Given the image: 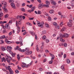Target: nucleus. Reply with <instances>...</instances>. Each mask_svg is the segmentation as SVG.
<instances>
[{
  "instance_id": "obj_1",
  "label": "nucleus",
  "mask_w": 74,
  "mask_h": 74,
  "mask_svg": "<svg viewBox=\"0 0 74 74\" xmlns=\"http://www.w3.org/2000/svg\"><path fill=\"white\" fill-rule=\"evenodd\" d=\"M38 26H40L41 27H43V25L44 24V22L43 21H42L41 23L39 21H38L37 22Z\"/></svg>"
},
{
  "instance_id": "obj_2",
  "label": "nucleus",
  "mask_w": 74,
  "mask_h": 74,
  "mask_svg": "<svg viewBox=\"0 0 74 74\" xmlns=\"http://www.w3.org/2000/svg\"><path fill=\"white\" fill-rule=\"evenodd\" d=\"M6 57H7V58H8L10 60H9V59H8V58H7ZM6 61H7V62H8V63H10V60H11L12 59L11 57L8 55H6Z\"/></svg>"
},
{
  "instance_id": "obj_3",
  "label": "nucleus",
  "mask_w": 74,
  "mask_h": 74,
  "mask_svg": "<svg viewBox=\"0 0 74 74\" xmlns=\"http://www.w3.org/2000/svg\"><path fill=\"white\" fill-rule=\"evenodd\" d=\"M1 3L2 5H5L4 7L5 8L7 7V3L6 2H5V1H3L1 2Z\"/></svg>"
},
{
  "instance_id": "obj_4",
  "label": "nucleus",
  "mask_w": 74,
  "mask_h": 74,
  "mask_svg": "<svg viewBox=\"0 0 74 74\" xmlns=\"http://www.w3.org/2000/svg\"><path fill=\"white\" fill-rule=\"evenodd\" d=\"M11 5L13 8H14V9H15V8H16L15 5V4H14V3H11Z\"/></svg>"
},
{
  "instance_id": "obj_5",
  "label": "nucleus",
  "mask_w": 74,
  "mask_h": 74,
  "mask_svg": "<svg viewBox=\"0 0 74 74\" xmlns=\"http://www.w3.org/2000/svg\"><path fill=\"white\" fill-rule=\"evenodd\" d=\"M42 7H43V5H42V3H40V5H39L38 8L40 9L41 8H42Z\"/></svg>"
},
{
  "instance_id": "obj_6",
  "label": "nucleus",
  "mask_w": 74,
  "mask_h": 74,
  "mask_svg": "<svg viewBox=\"0 0 74 74\" xmlns=\"http://www.w3.org/2000/svg\"><path fill=\"white\" fill-rule=\"evenodd\" d=\"M27 55H30L32 53V51H28L26 52Z\"/></svg>"
},
{
  "instance_id": "obj_7",
  "label": "nucleus",
  "mask_w": 74,
  "mask_h": 74,
  "mask_svg": "<svg viewBox=\"0 0 74 74\" xmlns=\"http://www.w3.org/2000/svg\"><path fill=\"white\" fill-rule=\"evenodd\" d=\"M50 2H51L52 4H53V5H56V3L55 1H51Z\"/></svg>"
},
{
  "instance_id": "obj_8",
  "label": "nucleus",
  "mask_w": 74,
  "mask_h": 74,
  "mask_svg": "<svg viewBox=\"0 0 74 74\" xmlns=\"http://www.w3.org/2000/svg\"><path fill=\"white\" fill-rule=\"evenodd\" d=\"M4 38L7 39V38L5 37V35H3L0 37V39H3Z\"/></svg>"
},
{
  "instance_id": "obj_9",
  "label": "nucleus",
  "mask_w": 74,
  "mask_h": 74,
  "mask_svg": "<svg viewBox=\"0 0 74 74\" xmlns=\"http://www.w3.org/2000/svg\"><path fill=\"white\" fill-rule=\"evenodd\" d=\"M64 37H66V38H67L69 37V35L67 34H64Z\"/></svg>"
},
{
  "instance_id": "obj_10",
  "label": "nucleus",
  "mask_w": 74,
  "mask_h": 74,
  "mask_svg": "<svg viewBox=\"0 0 74 74\" xmlns=\"http://www.w3.org/2000/svg\"><path fill=\"white\" fill-rule=\"evenodd\" d=\"M9 71L10 73V74H14V72L12 71V70L11 69H9Z\"/></svg>"
},
{
  "instance_id": "obj_11",
  "label": "nucleus",
  "mask_w": 74,
  "mask_h": 74,
  "mask_svg": "<svg viewBox=\"0 0 74 74\" xmlns=\"http://www.w3.org/2000/svg\"><path fill=\"white\" fill-rule=\"evenodd\" d=\"M67 25L69 27H71L72 25V23H70L69 22L68 23Z\"/></svg>"
},
{
  "instance_id": "obj_12",
  "label": "nucleus",
  "mask_w": 74,
  "mask_h": 74,
  "mask_svg": "<svg viewBox=\"0 0 74 74\" xmlns=\"http://www.w3.org/2000/svg\"><path fill=\"white\" fill-rule=\"evenodd\" d=\"M1 60L2 62H3V61H4V62H6L5 58L4 57H3V58H1Z\"/></svg>"
},
{
  "instance_id": "obj_13",
  "label": "nucleus",
  "mask_w": 74,
  "mask_h": 74,
  "mask_svg": "<svg viewBox=\"0 0 74 74\" xmlns=\"http://www.w3.org/2000/svg\"><path fill=\"white\" fill-rule=\"evenodd\" d=\"M29 33L30 34H32V36H34L35 34L34 32L31 31L29 32Z\"/></svg>"
},
{
  "instance_id": "obj_14",
  "label": "nucleus",
  "mask_w": 74,
  "mask_h": 74,
  "mask_svg": "<svg viewBox=\"0 0 74 74\" xmlns=\"http://www.w3.org/2000/svg\"><path fill=\"white\" fill-rule=\"evenodd\" d=\"M2 50L3 51H5L6 49H7L6 48H4V47H2Z\"/></svg>"
},
{
  "instance_id": "obj_15",
  "label": "nucleus",
  "mask_w": 74,
  "mask_h": 74,
  "mask_svg": "<svg viewBox=\"0 0 74 74\" xmlns=\"http://www.w3.org/2000/svg\"><path fill=\"white\" fill-rule=\"evenodd\" d=\"M16 25L17 27L18 26V24H19V25H21V23H20L19 22H18L17 21H16Z\"/></svg>"
},
{
  "instance_id": "obj_16",
  "label": "nucleus",
  "mask_w": 74,
  "mask_h": 74,
  "mask_svg": "<svg viewBox=\"0 0 74 74\" xmlns=\"http://www.w3.org/2000/svg\"><path fill=\"white\" fill-rule=\"evenodd\" d=\"M3 10L6 12H8V10L5 8H3Z\"/></svg>"
},
{
  "instance_id": "obj_17",
  "label": "nucleus",
  "mask_w": 74,
  "mask_h": 74,
  "mask_svg": "<svg viewBox=\"0 0 74 74\" xmlns=\"http://www.w3.org/2000/svg\"><path fill=\"white\" fill-rule=\"evenodd\" d=\"M61 69H62L63 71H64L65 70V69H64V66H62L61 67Z\"/></svg>"
},
{
  "instance_id": "obj_18",
  "label": "nucleus",
  "mask_w": 74,
  "mask_h": 74,
  "mask_svg": "<svg viewBox=\"0 0 74 74\" xmlns=\"http://www.w3.org/2000/svg\"><path fill=\"white\" fill-rule=\"evenodd\" d=\"M34 10H35V7H34L31 8V11L32 12H33V11H34Z\"/></svg>"
},
{
  "instance_id": "obj_19",
  "label": "nucleus",
  "mask_w": 74,
  "mask_h": 74,
  "mask_svg": "<svg viewBox=\"0 0 74 74\" xmlns=\"http://www.w3.org/2000/svg\"><path fill=\"white\" fill-rule=\"evenodd\" d=\"M66 62L68 64L70 63V60L69 59H67L66 60Z\"/></svg>"
},
{
  "instance_id": "obj_20",
  "label": "nucleus",
  "mask_w": 74,
  "mask_h": 74,
  "mask_svg": "<svg viewBox=\"0 0 74 74\" xmlns=\"http://www.w3.org/2000/svg\"><path fill=\"white\" fill-rule=\"evenodd\" d=\"M54 12V10H52L50 11L49 12L50 14H52V13H53Z\"/></svg>"
},
{
  "instance_id": "obj_21",
  "label": "nucleus",
  "mask_w": 74,
  "mask_h": 74,
  "mask_svg": "<svg viewBox=\"0 0 74 74\" xmlns=\"http://www.w3.org/2000/svg\"><path fill=\"white\" fill-rule=\"evenodd\" d=\"M3 15V13L1 12H0V16H2ZM1 19V17H0V20Z\"/></svg>"
},
{
  "instance_id": "obj_22",
  "label": "nucleus",
  "mask_w": 74,
  "mask_h": 74,
  "mask_svg": "<svg viewBox=\"0 0 74 74\" xmlns=\"http://www.w3.org/2000/svg\"><path fill=\"white\" fill-rule=\"evenodd\" d=\"M26 24L27 25H29V26H32V24L29 22L26 23Z\"/></svg>"
},
{
  "instance_id": "obj_23",
  "label": "nucleus",
  "mask_w": 74,
  "mask_h": 74,
  "mask_svg": "<svg viewBox=\"0 0 74 74\" xmlns=\"http://www.w3.org/2000/svg\"><path fill=\"white\" fill-rule=\"evenodd\" d=\"M60 37L61 38H62L64 37V35L61 34L60 35Z\"/></svg>"
},
{
  "instance_id": "obj_24",
  "label": "nucleus",
  "mask_w": 74,
  "mask_h": 74,
  "mask_svg": "<svg viewBox=\"0 0 74 74\" xmlns=\"http://www.w3.org/2000/svg\"><path fill=\"white\" fill-rule=\"evenodd\" d=\"M65 29H66V28L64 27L61 29V31L62 32H64V31H65Z\"/></svg>"
},
{
  "instance_id": "obj_25",
  "label": "nucleus",
  "mask_w": 74,
  "mask_h": 74,
  "mask_svg": "<svg viewBox=\"0 0 74 74\" xmlns=\"http://www.w3.org/2000/svg\"><path fill=\"white\" fill-rule=\"evenodd\" d=\"M60 41H61L62 42H64V41H65V40H64L62 38H60Z\"/></svg>"
},
{
  "instance_id": "obj_26",
  "label": "nucleus",
  "mask_w": 74,
  "mask_h": 74,
  "mask_svg": "<svg viewBox=\"0 0 74 74\" xmlns=\"http://www.w3.org/2000/svg\"><path fill=\"white\" fill-rule=\"evenodd\" d=\"M53 25H54L55 26H58V24L56 23V22H54L53 23Z\"/></svg>"
},
{
  "instance_id": "obj_27",
  "label": "nucleus",
  "mask_w": 74,
  "mask_h": 74,
  "mask_svg": "<svg viewBox=\"0 0 74 74\" xmlns=\"http://www.w3.org/2000/svg\"><path fill=\"white\" fill-rule=\"evenodd\" d=\"M45 25H46V26L47 27H49V25L47 23H45Z\"/></svg>"
},
{
  "instance_id": "obj_28",
  "label": "nucleus",
  "mask_w": 74,
  "mask_h": 74,
  "mask_svg": "<svg viewBox=\"0 0 74 74\" xmlns=\"http://www.w3.org/2000/svg\"><path fill=\"white\" fill-rule=\"evenodd\" d=\"M16 55V53H12V54H11L12 55V56L13 57H15V55Z\"/></svg>"
},
{
  "instance_id": "obj_29",
  "label": "nucleus",
  "mask_w": 74,
  "mask_h": 74,
  "mask_svg": "<svg viewBox=\"0 0 74 74\" xmlns=\"http://www.w3.org/2000/svg\"><path fill=\"white\" fill-rule=\"evenodd\" d=\"M9 25H8V24H6L5 25V28H6V29H8V27L9 26Z\"/></svg>"
},
{
  "instance_id": "obj_30",
  "label": "nucleus",
  "mask_w": 74,
  "mask_h": 74,
  "mask_svg": "<svg viewBox=\"0 0 74 74\" xmlns=\"http://www.w3.org/2000/svg\"><path fill=\"white\" fill-rule=\"evenodd\" d=\"M22 18V16H18L16 17V18L17 19H18V18Z\"/></svg>"
},
{
  "instance_id": "obj_31",
  "label": "nucleus",
  "mask_w": 74,
  "mask_h": 74,
  "mask_svg": "<svg viewBox=\"0 0 74 74\" xmlns=\"http://www.w3.org/2000/svg\"><path fill=\"white\" fill-rule=\"evenodd\" d=\"M43 7H49V5H43Z\"/></svg>"
},
{
  "instance_id": "obj_32",
  "label": "nucleus",
  "mask_w": 74,
  "mask_h": 74,
  "mask_svg": "<svg viewBox=\"0 0 74 74\" xmlns=\"http://www.w3.org/2000/svg\"><path fill=\"white\" fill-rule=\"evenodd\" d=\"M25 50L26 52H28V51H29V50L28 48H26Z\"/></svg>"
},
{
  "instance_id": "obj_33",
  "label": "nucleus",
  "mask_w": 74,
  "mask_h": 74,
  "mask_svg": "<svg viewBox=\"0 0 74 74\" xmlns=\"http://www.w3.org/2000/svg\"><path fill=\"white\" fill-rule=\"evenodd\" d=\"M46 4H47L48 5H49V1H46Z\"/></svg>"
},
{
  "instance_id": "obj_34",
  "label": "nucleus",
  "mask_w": 74,
  "mask_h": 74,
  "mask_svg": "<svg viewBox=\"0 0 74 74\" xmlns=\"http://www.w3.org/2000/svg\"><path fill=\"white\" fill-rule=\"evenodd\" d=\"M21 11L23 12H25V9L24 8H23L21 9Z\"/></svg>"
},
{
  "instance_id": "obj_35",
  "label": "nucleus",
  "mask_w": 74,
  "mask_h": 74,
  "mask_svg": "<svg viewBox=\"0 0 74 74\" xmlns=\"http://www.w3.org/2000/svg\"><path fill=\"white\" fill-rule=\"evenodd\" d=\"M63 45H64V46L65 47H67V43H64V44H63Z\"/></svg>"
},
{
  "instance_id": "obj_36",
  "label": "nucleus",
  "mask_w": 74,
  "mask_h": 74,
  "mask_svg": "<svg viewBox=\"0 0 74 74\" xmlns=\"http://www.w3.org/2000/svg\"><path fill=\"white\" fill-rule=\"evenodd\" d=\"M22 42H23L22 40H21V41H20V44L21 45H23V43H22Z\"/></svg>"
},
{
  "instance_id": "obj_37",
  "label": "nucleus",
  "mask_w": 74,
  "mask_h": 74,
  "mask_svg": "<svg viewBox=\"0 0 74 74\" xmlns=\"http://www.w3.org/2000/svg\"><path fill=\"white\" fill-rule=\"evenodd\" d=\"M47 33V32L45 31H43L42 32V34H45Z\"/></svg>"
},
{
  "instance_id": "obj_38",
  "label": "nucleus",
  "mask_w": 74,
  "mask_h": 74,
  "mask_svg": "<svg viewBox=\"0 0 74 74\" xmlns=\"http://www.w3.org/2000/svg\"><path fill=\"white\" fill-rule=\"evenodd\" d=\"M17 29L18 30V32H20V27H17Z\"/></svg>"
},
{
  "instance_id": "obj_39",
  "label": "nucleus",
  "mask_w": 74,
  "mask_h": 74,
  "mask_svg": "<svg viewBox=\"0 0 74 74\" xmlns=\"http://www.w3.org/2000/svg\"><path fill=\"white\" fill-rule=\"evenodd\" d=\"M15 73H16L17 74H18L19 73V71H18V70H16L15 71Z\"/></svg>"
},
{
  "instance_id": "obj_40",
  "label": "nucleus",
  "mask_w": 74,
  "mask_h": 74,
  "mask_svg": "<svg viewBox=\"0 0 74 74\" xmlns=\"http://www.w3.org/2000/svg\"><path fill=\"white\" fill-rule=\"evenodd\" d=\"M25 3H24L22 4V7H25Z\"/></svg>"
},
{
  "instance_id": "obj_41",
  "label": "nucleus",
  "mask_w": 74,
  "mask_h": 74,
  "mask_svg": "<svg viewBox=\"0 0 74 74\" xmlns=\"http://www.w3.org/2000/svg\"><path fill=\"white\" fill-rule=\"evenodd\" d=\"M12 34V32H10L9 33V36H11V34Z\"/></svg>"
},
{
  "instance_id": "obj_42",
  "label": "nucleus",
  "mask_w": 74,
  "mask_h": 74,
  "mask_svg": "<svg viewBox=\"0 0 74 74\" xmlns=\"http://www.w3.org/2000/svg\"><path fill=\"white\" fill-rule=\"evenodd\" d=\"M7 48H9L10 49H12V47L11 46H8L7 47Z\"/></svg>"
},
{
  "instance_id": "obj_43",
  "label": "nucleus",
  "mask_w": 74,
  "mask_h": 74,
  "mask_svg": "<svg viewBox=\"0 0 74 74\" xmlns=\"http://www.w3.org/2000/svg\"><path fill=\"white\" fill-rule=\"evenodd\" d=\"M63 22H61L60 24V25L61 26H62V25H63Z\"/></svg>"
},
{
  "instance_id": "obj_44",
  "label": "nucleus",
  "mask_w": 74,
  "mask_h": 74,
  "mask_svg": "<svg viewBox=\"0 0 74 74\" xmlns=\"http://www.w3.org/2000/svg\"><path fill=\"white\" fill-rule=\"evenodd\" d=\"M22 37H21V36H20L19 37V39L20 40V41H21V40H22Z\"/></svg>"
},
{
  "instance_id": "obj_45",
  "label": "nucleus",
  "mask_w": 74,
  "mask_h": 74,
  "mask_svg": "<svg viewBox=\"0 0 74 74\" xmlns=\"http://www.w3.org/2000/svg\"><path fill=\"white\" fill-rule=\"evenodd\" d=\"M8 14H6L5 15V18H7V17H8Z\"/></svg>"
},
{
  "instance_id": "obj_46",
  "label": "nucleus",
  "mask_w": 74,
  "mask_h": 74,
  "mask_svg": "<svg viewBox=\"0 0 74 74\" xmlns=\"http://www.w3.org/2000/svg\"><path fill=\"white\" fill-rule=\"evenodd\" d=\"M41 11H38V14H41Z\"/></svg>"
},
{
  "instance_id": "obj_47",
  "label": "nucleus",
  "mask_w": 74,
  "mask_h": 74,
  "mask_svg": "<svg viewBox=\"0 0 74 74\" xmlns=\"http://www.w3.org/2000/svg\"><path fill=\"white\" fill-rule=\"evenodd\" d=\"M1 41L2 43H0V44H3V43H4V41H3V40H1Z\"/></svg>"
},
{
  "instance_id": "obj_48",
  "label": "nucleus",
  "mask_w": 74,
  "mask_h": 74,
  "mask_svg": "<svg viewBox=\"0 0 74 74\" xmlns=\"http://www.w3.org/2000/svg\"><path fill=\"white\" fill-rule=\"evenodd\" d=\"M51 20V17H49L48 18V21H50Z\"/></svg>"
},
{
  "instance_id": "obj_49",
  "label": "nucleus",
  "mask_w": 74,
  "mask_h": 74,
  "mask_svg": "<svg viewBox=\"0 0 74 74\" xmlns=\"http://www.w3.org/2000/svg\"><path fill=\"white\" fill-rule=\"evenodd\" d=\"M45 38H46V36H44L43 37V38H42L43 40H45Z\"/></svg>"
},
{
  "instance_id": "obj_50",
  "label": "nucleus",
  "mask_w": 74,
  "mask_h": 74,
  "mask_svg": "<svg viewBox=\"0 0 74 74\" xmlns=\"http://www.w3.org/2000/svg\"><path fill=\"white\" fill-rule=\"evenodd\" d=\"M12 42H11L10 41H8V42H7L6 43L7 44H10V43H12Z\"/></svg>"
},
{
  "instance_id": "obj_51",
  "label": "nucleus",
  "mask_w": 74,
  "mask_h": 74,
  "mask_svg": "<svg viewBox=\"0 0 74 74\" xmlns=\"http://www.w3.org/2000/svg\"><path fill=\"white\" fill-rule=\"evenodd\" d=\"M34 19V18H29V20H33V19Z\"/></svg>"
},
{
  "instance_id": "obj_52",
  "label": "nucleus",
  "mask_w": 74,
  "mask_h": 74,
  "mask_svg": "<svg viewBox=\"0 0 74 74\" xmlns=\"http://www.w3.org/2000/svg\"><path fill=\"white\" fill-rule=\"evenodd\" d=\"M36 47H37L36 51H38V50H39V49H38V45H37Z\"/></svg>"
},
{
  "instance_id": "obj_53",
  "label": "nucleus",
  "mask_w": 74,
  "mask_h": 74,
  "mask_svg": "<svg viewBox=\"0 0 74 74\" xmlns=\"http://www.w3.org/2000/svg\"><path fill=\"white\" fill-rule=\"evenodd\" d=\"M10 68H9V67H7L6 68V70H8L9 71V70H10Z\"/></svg>"
},
{
  "instance_id": "obj_54",
  "label": "nucleus",
  "mask_w": 74,
  "mask_h": 74,
  "mask_svg": "<svg viewBox=\"0 0 74 74\" xmlns=\"http://www.w3.org/2000/svg\"><path fill=\"white\" fill-rule=\"evenodd\" d=\"M7 51L8 52H9V51H11V50L9 48H7Z\"/></svg>"
},
{
  "instance_id": "obj_55",
  "label": "nucleus",
  "mask_w": 74,
  "mask_h": 74,
  "mask_svg": "<svg viewBox=\"0 0 74 74\" xmlns=\"http://www.w3.org/2000/svg\"><path fill=\"white\" fill-rule=\"evenodd\" d=\"M32 63H33V62H32L29 64L28 65V66H30V65H31Z\"/></svg>"
},
{
  "instance_id": "obj_56",
  "label": "nucleus",
  "mask_w": 74,
  "mask_h": 74,
  "mask_svg": "<svg viewBox=\"0 0 74 74\" xmlns=\"http://www.w3.org/2000/svg\"><path fill=\"white\" fill-rule=\"evenodd\" d=\"M40 16H41L42 17V18H45V16L43 15H40Z\"/></svg>"
},
{
  "instance_id": "obj_57",
  "label": "nucleus",
  "mask_w": 74,
  "mask_h": 74,
  "mask_svg": "<svg viewBox=\"0 0 74 74\" xmlns=\"http://www.w3.org/2000/svg\"><path fill=\"white\" fill-rule=\"evenodd\" d=\"M58 14L59 15H62V13H61L60 12H59Z\"/></svg>"
},
{
  "instance_id": "obj_58",
  "label": "nucleus",
  "mask_w": 74,
  "mask_h": 74,
  "mask_svg": "<svg viewBox=\"0 0 74 74\" xmlns=\"http://www.w3.org/2000/svg\"><path fill=\"white\" fill-rule=\"evenodd\" d=\"M46 42H47V43H48V42H49V40L46 39Z\"/></svg>"
},
{
  "instance_id": "obj_59",
  "label": "nucleus",
  "mask_w": 74,
  "mask_h": 74,
  "mask_svg": "<svg viewBox=\"0 0 74 74\" xmlns=\"http://www.w3.org/2000/svg\"><path fill=\"white\" fill-rule=\"evenodd\" d=\"M17 58L18 60H20V57L18 56L17 57Z\"/></svg>"
},
{
  "instance_id": "obj_60",
  "label": "nucleus",
  "mask_w": 74,
  "mask_h": 74,
  "mask_svg": "<svg viewBox=\"0 0 74 74\" xmlns=\"http://www.w3.org/2000/svg\"><path fill=\"white\" fill-rule=\"evenodd\" d=\"M35 39L36 40H37V35H35Z\"/></svg>"
},
{
  "instance_id": "obj_61",
  "label": "nucleus",
  "mask_w": 74,
  "mask_h": 74,
  "mask_svg": "<svg viewBox=\"0 0 74 74\" xmlns=\"http://www.w3.org/2000/svg\"><path fill=\"white\" fill-rule=\"evenodd\" d=\"M39 71H42V69L41 68L39 69Z\"/></svg>"
},
{
  "instance_id": "obj_62",
  "label": "nucleus",
  "mask_w": 74,
  "mask_h": 74,
  "mask_svg": "<svg viewBox=\"0 0 74 74\" xmlns=\"http://www.w3.org/2000/svg\"><path fill=\"white\" fill-rule=\"evenodd\" d=\"M45 52H46V53H48L49 52V51H48L47 50H46Z\"/></svg>"
},
{
  "instance_id": "obj_63",
  "label": "nucleus",
  "mask_w": 74,
  "mask_h": 74,
  "mask_svg": "<svg viewBox=\"0 0 74 74\" xmlns=\"http://www.w3.org/2000/svg\"><path fill=\"white\" fill-rule=\"evenodd\" d=\"M52 74V72H48L47 74Z\"/></svg>"
},
{
  "instance_id": "obj_64",
  "label": "nucleus",
  "mask_w": 74,
  "mask_h": 74,
  "mask_svg": "<svg viewBox=\"0 0 74 74\" xmlns=\"http://www.w3.org/2000/svg\"><path fill=\"white\" fill-rule=\"evenodd\" d=\"M6 32V31L4 30H3V33H5Z\"/></svg>"
}]
</instances>
